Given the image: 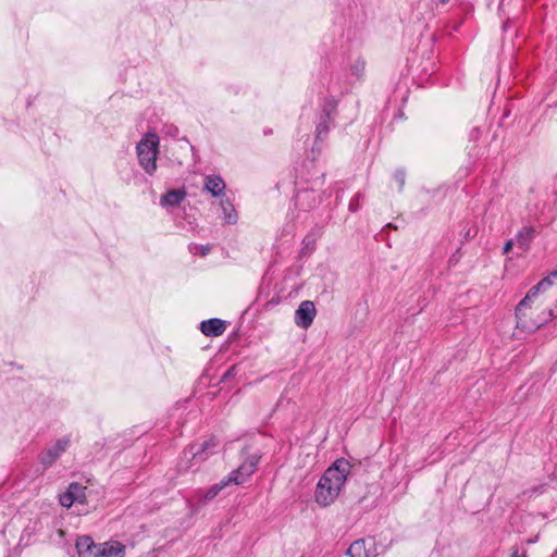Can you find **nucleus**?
Here are the masks:
<instances>
[{"mask_svg": "<svg viewBox=\"0 0 557 557\" xmlns=\"http://www.w3.org/2000/svg\"><path fill=\"white\" fill-rule=\"evenodd\" d=\"M349 469L347 460L338 459L325 470L315 488V500L319 505L325 507L334 502L346 482Z\"/></svg>", "mask_w": 557, "mask_h": 557, "instance_id": "f257e3e1", "label": "nucleus"}, {"mask_svg": "<svg viewBox=\"0 0 557 557\" xmlns=\"http://www.w3.org/2000/svg\"><path fill=\"white\" fill-rule=\"evenodd\" d=\"M556 280L557 271H553L546 277L541 280L536 285L529 289L524 298L516 307L518 326L527 331H535L539 327H541L545 322H547L548 319L554 317L553 310H549L547 317L539 321H528L525 311L531 307V304L539 296V294L544 293L548 288H550Z\"/></svg>", "mask_w": 557, "mask_h": 557, "instance_id": "f03ea898", "label": "nucleus"}, {"mask_svg": "<svg viewBox=\"0 0 557 557\" xmlns=\"http://www.w3.org/2000/svg\"><path fill=\"white\" fill-rule=\"evenodd\" d=\"M219 442L214 436L209 437L202 443H195L183 451L177 463L178 472H186L199 463L206 461L211 455L216 453Z\"/></svg>", "mask_w": 557, "mask_h": 557, "instance_id": "7ed1b4c3", "label": "nucleus"}, {"mask_svg": "<svg viewBox=\"0 0 557 557\" xmlns=\"http://www.w3.org/2000/svg\"><path fill=\"white\" fill-rule=\"evenodd\" d=\"M160 139L154 133H147L136 146L139 165L152 175L157 171V156Z\"/></svg>", "mask_w": 557, "mask_h": 557, "instance_id": "20e7f679", "label": "nucleus"}, {"mask_svg": "<svg viewBox=\"0 0 557 557\" xmlns=\"http://www.w3.org/2000/svg\"><path fill=\"white\" fill-rule=\"evenodd\" d=\"M243 462L226 476L230 484H244L257 470L261 456L257 453L248 454L246 450H243Z\"/></svg>", "mask_w": 557, "mask_h": 557, "instance_id": "39448f33", "label": "nucleus"}, {"mask_svg": "<svg viewBox=\"0 0 557 557\" xmlns=\"http://www.w3.org/2000/svg\"><path fill=\"white\" fill-rule=\"evenodd\" d=\"M243 462L226 476L230 484H244L257 470L261 456L257 453L248 454L246 450H243Z\"/></svg>", "mask_w": 557, "mask_h": 557, "instance_id": "423d86ee", "label": "nucleus"}, {"mask_svg": "<svg viewBox=\"0 0 557 557\" xmlns=\"http://www.w3.org/2000/svg\"><path fill=\"white\" fill-rule=\"evenodd\" d=\"M337 101L333 97L324 99L322 112L315 125V140H323L330 132V123L336 112Z\"/></svg>", "mask_w": 557, "mask_h": 557, "instance_id": "0eeeda50", "label": "nucleus"}, {"mask_svg": "<svg viewBox=\"0 0 557 557\" xmlns=\"http://www.w3.org/2000/svg\"><path fill=\"white\" fill-rule=\"evenodd\" d=\"M71 440L69 436H64L59 438L53 446L45 449L40 456V463L45 467V469L51 467L59 457L69 448Z\"/></svg>", "mask_w": 557, "mask_h": 557, "instance_id": "6e6552de", "label": "nucleus"}, {"mask_svg": "<svg viewBox=\"0 0 557 557\" xmlns=\"http://www.w3.org/2000/svg\"><path fill=\"white\" fill-rule=\"evenodd\" d=\"M314 304L310 300L302 301L295 312V323L301 329H308L315 317Z\"/></svg>", "mask_w": 557, "mask_h": 557, "instance_id": "1a4fd4ad", "label": "nucleus"}, {"mask_svg": "<svg viewBox=\"0 0 557 557\" xmlns=\"http://www.w3.org/2000/svg\"><path fill=\"white\" fill-rule=\"evenodd\" d=\"M537 235V230L532 225L522 226L515 236L516 246L522 250V252H528L531 248V244L535 239Z\"/></svg>", "mask_w": 557, "mask_h": 557, "instance_id": "9d476101", "label": "nucleus"}, {"mask_svg": "<svg viewBox=\"0 0 557 557\" xmlns=\"http://www.w3.org/2000/svg\"><path fill=\"white\" fill-rule=\"evenodd\" d=\"M347 557H375L376 552L372 541L358 540L350 544Z\"/></svg>", "mask_w": 557, "mask_h": 557, "instance_id": "9b49d317", "label": "nucleus"}, {"mask_svg": "<svg viewBox=\"0 0 557 557\" xmlns=\"http://www.w3.org/2000/svg\"><path fill=\"white\" fill-rule=\"evenodd\" d=\"M100 544H96L90 536H81L76 541L79 557H100Z\"/></svg>", "mask_w": 557, "mask_h": 557, "instance_id": "f8f14e48", "label": "nucleus"}, {"mask_svg": "<svg viewBox=\"0 0 557 557\" xmlns=\"http://www.w3.org/2000/svg\"><path fill=\"white\" fill-rule=\"evenodd\" d=\"M225 330H226L225 321L218 319V318L205 320L200 323V331L206 336H211V337L220 336L225 332Z\"/></svg>", "mask_w": 557, "mask_h": 557, "instance_id": "ddd939ff", "label": "nucleus"}, {"mask_svg": "<svg viewBox=\"0 0 557 557\" xmlns=\"http://www.w3.org/2000/svg\"><path fill=\"white\" fill-rule=\"evenodd\" d=\"M225 187V183L221 176L207 175L205 177V189L209 191L213 197L223 195Z\"/></svg>", "mask_w": 557, "mask_h": 557, "instance_id": "4468645a", "label": "nucleus"}, {"mask_svg": "<svg viewBox=\"0 0 557 557\" xmlns=\"http://www.w3.org/2000/svg\"><path fill=\"white\" fill-rule=\"evenodd\" d=\"M125 546L120 542L101 543L100 557H124Z\"/></svg>", "mask_w": 557, "mask_h": 557, "instance_id": "2eb2a0df", "label": "nucleus"}, {"mask_svg": "<svg viewBox=\"0 0 557 557\" xmlns=\"http://www.w3.org/2000/svg\"><path fill=\"white\" fill-rule=\"evenodd\" d=\"M186 191L183 189H172L161 198V205L164 207H176L185 199Z\"/></svg>", "mask_w": 557, "mask_h": 557, "instance_id": "dca6fc26", "label": "nucleus"}, {"mask_svg": "<svg viewBox=\"0 0 557 557\" xmlns=\"http://www.w3.org/2000/svg\"><path fill=\"white\" fill-rule=\"evenodd\" d=\"M220 205L223 211L224 222L230 225L235 224L238 218L234 206L227 199H222Z\"/></svg>", "mask_w": 557, "mask_h": 557, "instance_id": "f3484780", "label": "nucleus"}, {"mask_svg": "<svg viewBox=\"0 0 557 557\" xmlns=\"http://www.w3.org/2000/svg\"><path fill=\"white\" fill-rule=\"evenodd\" d=\"M230 482L226 478H223L219 483L212 485L208 491L203 494L205 500H212L224 487L228 486Z\"/></svg>", "mask_w": 557, "mask_h": 557, "instance_id": "a211bd4d", "label": "nucleus"}, {"mask_svg": "<svg viewBox=\"0 0 557 557\" xmlns=\"http://www.w3.org/2000/svg\"><path fill=\"white\" fill-rule=\"evenodd\" d=\"M69 492L73 495V498L76 503H84L86 499L85 490L86 487L81 485L79 483H71L67 487Z\"/></svg>", "mask_w": 557, "mask_h": 557, "instance_id": "6ab92c4d", "label": "nucleus"}, {"mask_svg": "<svg viewBox=\"0 0 557 557\" xmlns=\"http://www.w3.org/2000/svg\"><path fill=\"white\" fill-rule=\"evenodd\" d=\"M364 67H366V63L363 60H356L351 66H350V72L352 75H355L356 77H361L363 75V72H364Z\"/></svg>", "mask_w": 557, "mask_h": 557, "instance_id": "aec40b11", "label": "nucleus"}, {"mask_svg": "<svg viewBox=\"0 0 557 557\" xmlns=\"http://www.w3.org/2000/svg\"><path fill=\"white\" fill-rule=\"evenodd\" d=\"M59 500L60 504L66 508H70L74 503H76L73 498V495L69 492V490H66L65 493L60 495Z\"/></svg>", "mask_w": 557, "mask_h": 557, "instance_id": "412c9836", "label": "nucleus"}, {"mask_svg": "<svg viewBox=\"0 0 557 557\" xmlns=\"http://www.w3.org/2000/svg\"><path fill=\"white\" fill-rule=\"evenodd\" d=\"M363 198V195L361 193H357L349 201V210L351 212L358 211L360 208V200Z\"/></svg>", "mask_w": 557, "mask_h": 557, "instance_id": "4be33fe9", "label": "nucleus"}, {"mask_svg": "<svg viewBox=\"0 0 557 557\" xmlns=\"http://www.w3.org/2000/svg\"><path fill=\"white\" fill-rule=\"evenodd\" d=\"M394 180L397 182L398 184V189L401 190L405 186V180H406V173L404 170H397L395 173H394Z\"/></svg>", "mask_w": 557, "mask_h": 557, "instance_id": "5701e85b", "label": "nucleus"}, {"mask_svg": "<svg viewBox=\"0 0 557 557\" xmlns=\"http://www.w3.org/2000/svg\"><path fill=\"white\" fill-rule=\"evenodd\" d=\"M513 245H516L515 238L507 240L503 247V253H508L512 249Z\"/></svg>", "mask_w": 557, "mask_h": 557, "instance_id": "b1692460", "label": "nucleus"}, {"mask_svg": "<svg viewBox=\"0 0 557 557\" xmlns=\"http://www.w3.org/2000/svg\"><path fill=\"white\" fill-rule=\"evenodd\" d=\"M196 249L200 250L201 256H206L210 252L211 247L210 246H195Z\"/></svg>", "mask_w": 557, "mask_h": 557, "instance_id": "393cba45", "label": "nucleus"}, {"mask_svg": "<svg viewBox=\"0 0 557 557\" xmlns=\"http://www.w3.org/2000/svg\"><path fill=\"white\" fill-rule=\"evenodd\" d=\"M310 196H311V193H309V191H306V190H305V191H299V193L297 194L296 199H297V201H301V200H304L305 198H309Z\"/></svg>", "mask_w": 557, "mask_h": 557, "instance_id": "a878e982", "label": "nucleus"}, {"mask_svg": "<svg viewBox=\"0 0 557 557\" xmlns=\"http://www.w3.org/2000/svg\"><path fill=\"white\" fill-rule=\"evenodd\" d=\"M510 557H525L524 552L520 553L518 548H513Z\"/></svg>", "mask_w": 557, "mask_h": 557, "instance_id": "bb28decb", "label": "nucleus"}, {"mask_svg": "<svg viewBox=\"0 0 557 557\" xmlns=\"http://www.w3.org/2000/svg\"><path fill=\"white\" fill-rule=\"evenodd\" d=\"M177 128L176 127H171V129L169 131V134L172 135V136H175L177 134Z\"/></svg>", "mask_w": 557, "mask_h": 557, "instance_id": "cd10ccee", "label": "nucleus"}, {"mask_svg": "<svg viewBox=\"0 0 557 557\" xmlns=\"http://www.w3.org/2000/svg\"><path fill=\"white\" fill-rule=\"evenodd\" d=\"M438 2L442 3V4H446V3L449 2V0H438Z\"/></svg>", "mask_w": 557, "mask_h": 557, "instance_id": "c85d7f7f", "label": "nucleus"}, {"mask_svg": "<svg viewBox=\"0 0 557 557\" xmlns=\"http://www.w3.org/2000/svg\"><path fill=\"white\" fill-rule=\"evenodd\" d=\"M233 369H234V368H232V369L227 370V372H226V374H225V375H230V374H231V372L233 371Z\"/></svg>", "mask_w": 557, "mask_h": 557, "instance_id": "c756f323", "label": "nucleus"}, {"mask_svg": "<svg viewBox=\"0 0 557 557\" xmlns=\"http://www.w3.org/2000/svg\"><path fill=\"white\" fill-rule=\"evenodd\" d=\"M550 557H557V550Z\"/></svg>", "mask_w": 557, "mask_h": 557, "instance_id": "7c9ffc66", "label": "nucleus"}]
</instances>
